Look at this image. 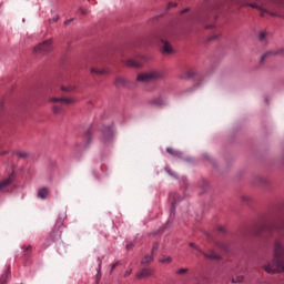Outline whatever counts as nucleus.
Wrapping results in <instances>:
<instances>
[{"label":"nucleus","mask_w":284,"mask_h":284,"mask_svg":"<svg viewBox=\"0 0 284 284\" xmlns=\"http://www.w3.org/2000/svg\"><path fill=\"white\" fill-rule=\"evenodd\" d=\"M155 250H159V244H155V245L153 246V252H154Z\"/></svg>","instance_id":"c9c22d12"},{"label":"nucleus","mask_w":284,"mask_h":284,"mask_svg":"<svg viewBox=\"0 0 284 284\" xmlns=\"http://www.w3.org/2000/svg\"><path fill=\"white\" fill-rule=\"evenodd\" d=\"M14 181V174H10L9 178H7L4 181L0 182V192H3L10 183Z\"/></svg>","instance_id":"39448f33"},{"label":"nucleus","mask_w":284,"mask_h":284,"mask_svg":"<svg viewBox=\"0 0 284 284\" xmlns=\"http://www.w3.org/2000/svg\"><path fill=\"white\" fill-rule=\"evenodd\" d=\"M243 281V276H237L236 278L232 280V283H241Z\"/></svg>","instance_id":"393cba45"},{"label":"nucleus","mask_w":284,"mask_h":284,"mask_svg":"<svg viewBox=\"0 0 284 284\" xmlns=\"http://www.w3.org/2000/svg\"><path fill=\"white\" fill-rule=\"evenodd\" d=\"M162 52L170 54L172 52V44L165 40H162Z\"/></svg>","instance_id":"423d86ee"},{"label":"nucleus","mask_w":284,"mask_h":284,"mask_svg":"<svg viewBox=\"0 0 284 284\" xmlns=\"http://www.w3.org/2000/svg\"><path fill=\"white\" fill-rule=\"evenodd\" d=\"M132 274V270L125 271L124 276H130Z\"/></svg>","instance_id":"f704fd0d"},{"label":"nucleus","mask_w":284,"mask_h":284,"mask_svg":"<svg viewBox=\"0 0 284 284\" xmlns=\"http://www.w3.org/2000/svg\"><path fill=\"white\" fill-rule=\"evenodd\" d=\"M91 72L93 74H105V70H101V69H91Z\"/></svg>","instance_id":"f3484780"},{"label":"nucleus","mask_w":284,"mask_h":284,"mask_svg":"<svg viewBox=\"0 0 284 284\" xmlns=\"http://www.w3.org/2000/svg\"><path fill=\"white\" fill-rule=\"evenodd\" d=\"M52 112H53L54 114H59V112H61V106H60V105H53V106H52Z\"/></svg>","instance_id":"6ab92c4d"},{"label":"nucleus","mask_w":284,"mask_h":284,"mask_svg":"<svg viewBox=\"0 0 284 284\" xmlns=\"http://www.w3.org/2000/svg\"><path fill=\"white\" fill-rule=\"evenodd\" d=\"M17 156H19L20 159H28V153L23 152V151H20V152L17 153Z\"/></svg>","instance_id":"a211bd4d"},{"label":"nucleus","mask_w":284,"mask_h":284,"mask_svg":"<svg viewBox=\"0 0 284 284\" xmlns=\"http://www.w3.org/2000/svg\"><path fill=\"white\" fill-rule=\"evenodd\" d=\"M152 274H154V271L152 268H142V271L135 276L136 278H148L149 276H152Z\"/></svg>","instance_id":"20e7f679"},{"label":"nucleus","mask_w":284,"mask_h":284,"mask_svg":"<svg viewBox=\"0 0 284 284\" xmlns=\"http://www.w3.org/2000/svg\"><path fill=\"white\" fill-rule=\"evenodd\" d=\"M183 12H187V9L183 10L182 13H183Z\"/></svg>","instance_id":"58836bf2"},{"label":"nucleus","mask_w":284,"mask_h":284,"mask_svg":"<svg viewBox=\"0 0 284 284\" xmlns=\"http://www.w3.org/2000/svg\"><path fill=\"white\" fill-rule=\"evenodd\" d=\"M175 212H176V200H174V202H172L170 216H174Z\"/></svg>","instance_id":"2eb2a0df"},{"label":"nucleus","mask_w":284,"mask_h":284,"mask_svg":"<svg viewBox=\"0 0 284 284\" xmlns=\"http://www.w3.org/2000/svg\"><path fill=\"white\" fill-rule=\"evenodd\" d=\"M80 12H82V14H88V10L80 8Z\"/></svg>","instance_id":"72a5a7b5"},{"label":"nucleus","mask_w":284,"mask_h":284,"mask_svg":"<svg viewBox=\"0 0 284 284\" xmlns=\"http://www.w3.org/2000/svg\"><path fill=\"white\" fill-rule=\"evenodd\" d=\"M156 79H163V71H151L138 75V81L142 83H150V81H156Z\"/></svg>","instance_id":"f03ea898"},{"label":"nucleus","mask_w":284,"mask_h":284,"mask_svg":"<svg viewBox=\"0 0 284 284\" xmlns=\"http://www.w3.org/2000/svg\"><path fill=\"white\" fill-rule=\"evenodd\" d=\"M187 272V268H180L176 271V274H185Z\"/></svg>","instance_id":"bb28decb"},{"label":"nucleus","mask_w":284,"mask_h":284,"mask_svg":"<svg viewBox=\"0 0 284 284\" xmlns=\"http://www.w3.org/2000/svg\"><path fill=\"white\" fill-rule=\"evenodd\" d=\"M134 247V243L130 242L126 244V250H132Z\"/></svg>","instance_id":"7c9ffc66"},{"label":"nucleus","mask_w":284,"mask_h":284,"mask_svg":"<svg viewBox=\"0 0 284 284\" xmlns=\"http://www.w3.org/2000/svg\"><path fill=\"white\" fill-rule=\"evenodd\" d=\"M152 261H154V257L152 255H145L142 258L141 263H142V265H146L148 263H152Z\"/></svg>","instance_id":"f8f14e48"},{"label":"nucleus","mask_w":284,"mask_h":284,"mask_svg":"<svg viewBox=\"0 0 284 284\" xmlns=\"http://www.w3.org/2000/svg\"><path fill=\"white\" fill-rule=\"evenodd\" d=\"M169 8H176V2H170Z\"/></svg>","instance_id":"473e14b6"},{"label":"nucleus","mask_w":284,"mask_h":284,"mask_svg":"<svg viewBox=\"0 0 284 284\" xmlns=\"http://www.w3.org/2000/svg\"><path fill=\"white\" fill-rule=\"evenodd\" d=\"M49 101L51 103H61V98H50Z\"/></svg>","instance_id":"4be33fe9"},{"label":"nucleus","mask_w":284,"mask_h":284,"mask_svg":"<svg viewBox=\"0 0 284 284\" xmlns=\"http://www.w3.org/2000/svg\"><path fill=\"white\" fill-rule=\"evenodd\" d=\"M119 263L120 262H115L114 264L111 265L110 274H112L114 272V270H116V267H119Z\"/></svg>","instance_id":"5701e85b"},{"label":"nucleus","mask_w":284,"mask_h":284,"mask_svg":"<svg viewBox=\"0 0 284 284\" xmlns=\"http://www.w3.org/2000/svg\"><path fill=\"white\" fill-rule=\"evenodd\" d=\"M190 247H193V250H197V252H202L199 250V246H196V244L194 243H190Z\"/></svg>","instance_id":"c85d7f7f"},{"label":"nucleus","mask_w":284,"mask_h":284,"mask_svg":"<svg viewBox=\"0 0 284 284\" xmlns=\"http://www.w3.org/2000/svg\"><path fill=\"white\" fill-rule=\"evenodd\" d=\"M242 6H250L251 8H258L256 3H242Z\"/></svg>","instance_id":"cd10ccee"},{"label":"nucleus","mask_w":284,"mask_h":284,"mask_svg":"<svg viewBox=\"0 0 284 284\" xmlns=\"http://www.w3.org/2000/svg\"><path fill=\"white\" fill-rule=\"evenodd\" d=\"M166 152H168L169 154H171V156H178V159H181V156H182L181 151H176V150H174V149H172V148H168V149H166Z\"/></svg>","instance_id":"9d476101"},{"label":"nucleus","mask_w":284,"mask_h":284,"mask_svg":"<svg viewBox=\"0 0 284 284\" xmlns=\"http://www.w3.org/2000/svg\"><path fill=\"white\" fill-rule=\"evenodd\" d=\"M0 284H6V276L2 275V276L0 277Z\"/></svg>","instance_id":"2f4dec72"},{"label":"nucleus","mask_w":284,"mask_h":284,"mask_svg":"<svg viewBox=\"0 0 284 284\" xmlns=\"http://www.w3.org/2000/svg\"><path fill=\"white\" fill-rule=\"evenodd\" d=\"M160 263H172V257L166 256L160 260Z\"/></svg>","instance_id":"aec40b11"},{"label":"nucleus","mask_w":284,"mask_h":284,"mask_svg":"<svg viewBox=\"0 0 284 284\" xmlns=\"http://www.w3.org/2000/svg\"><path fill=\"white\" fill-rule=\"evenodd\" d=\"M219 231H220V232H223V226H220V227H219Z\"/></svg>","instance_id":"4c0bfd02"},{"label":"nucleus","mask_w":284,"mask_h":284,"mask_svg":"<svg viewBox=\"0 0 284 284\" xmlns=\"http://www.w3.org/2000/svg\"><path fill=\"white\" fill-rule=\"evenodd\" d=\"M268 54H272V52L264 53V54L261 57V63H263V61H265V59H267V55H268Z\"/></svg>","instance_id":"a878e982"},{"label":"nucleus","mask_w":284,"mask_h":284,"mask_svg":"<svg viewBox=\"0 0 284 284\" xmlns=\"http://www.w3.org/2000/svg\"><path fill=\"white\" fill-rule=\"evenodd\" d=\"M49 21H50L51 23H57V21H59V14H55V16H53L52 18H50Z\"/></svg>","instance_id":"412c9836"},{"label":"nucleus","mask_w":284,"mask_h":284,"mask_svg":"<svg viewBox=\"0 0 284 284\" xmlns=\"http://www.w3.org/2000/svg\"><path fill=\"white\" fill-rule=\"evenodd\" d=\"M204 256L206 258H214L215 261H219V258H221V256H219L216 253L211 252L210 254H204Z\"/></svg>","instance_id":"4468645a"},{"label":"nucleus","mask_w":284,"mask_h":284,"mask_svg":"<svg viewBox=\"0 0 284 284\" xmlns=\"http://www.w3.org/2000/svg\"><path fill=\"white\" fill-rule=\"evenodd\" d=\"M72 20H65L64 23L68 26Z\"/></svg>","instance_id":"e433bc0d"},{"label":"nucleus","mask_w":284,"mask_h":284,"mask_svg":"<svg viewBox=\"0 0 284 284\" xmlns=\"http://www.w3.org/2000/svg\"><path fill=\"white\" fill-rule=\"evenodd\" d=\"M154 104L161 106V105H165L166 102L165 100H159V101H155Z\"/></svg>","instance_id":"b1692460"},{"label":"nucleus","mask_w":284,"mask_h":284,"mask_svg":"<svg viewBox=\"0 0 284 284\" xmlns=\"http://www.w3.org/2000/svg\"><path fill=\"white\" fill-rule=\"evenodd\" d=\"M258 39H260V41H263V39H265V32H261L258 34Z\"/></svg>","instance_id":"c756f323"},{"label":"nucleus","mask_w":284,"mask_h":284,"mask_svg":"<svg viewBox=\"0 0 284 284\" xmlns=\"http://www.w3.org/2000/svg\"><path fill=\"white\" fill-rule=\"evenodd\" d=\"M48 194H50V191L48 190V187H42L38 191L39 199H48Z\"/></svg>","instance_id":"6e6552de"},{"label":"nucleus","mask_w":284,"mask_h":284,"mask_svg":"<svg viewBox=\"0 0 284 284\" xmlns=\"http://www.w3.org/2000/svg\"><path fill=\"white\" fill-rule=\"evenodd\" d=\"M51 50L52 39L45 40L34 48V52H38L39 54H48Z\"/></svg>","instance_id":"7ed1b4c3"},{"label":"nucleus","mask_w":284,"mask_h":284,"mask_svg":"<svg viewBox=\"0 0 284 284\" xmlns=\"http://www.w3.org/2000/svg\"><path fill=\"white\" fill-rule=\"evenodd\" d=\"M74 90H77L75 85H68V87H62L61 88L62 92H74Z\"/></svg>","instance_id":"ddd939ff"},{"label":"nucleus","mask_w":284,"mask_h":284,"mask_svg":"<svg viewBox=\"0 0 284 284\" xmlns=\"http://www.w3.org/2000/svg\"><path fill=\"white\" fill-rule=\"evenodd\" d=\"M102 134L105 136V139H112V136H114V130H112L110 126H106L102 130Z\"/></svg>","instance_id":"0eeeda50"},{"label":"nucleus","mask_w":284,"mask_h":284,"mask_svg":"<svg viewBox=\"0 0 284 284\" xmlns=\"http://www.w3.org/2000/svg\"><path fill=\"white\" fill-rule=\"evenodd\" d=\"M125 64L128 68H141V63L136 62V60H126Z\"/></svg>","instance_id":"9b49d317"},{"label":"nucleus","mask_w":284,"mask_h":284,"mask_svg":"<svg viewBox=\"0 0 284 284\" xmlns=\"http://www.w3.org/2000/svg\"><path fill=\"white\" fill-rule=\"evenodd\" d=\"M281 256H284V247L277 242L275 243L273 262L264 266L267 274L284 272V260H282Z\"/></svg>","instance_id":"f257e3e1"},{"label":"nucleus","mask_w":284,"mask_h":284,"mask_svg":"<svg viewBox=\"0 0 284 284\" xmlns=\"http://www.w3.org/2000/svg\"><path fill=\"white\" fill-rule=\"evenodd\" d=\"M60 103H64V105H72L77 103V99L74 98H61Z\"/></svg>","instance_id":"1a4fd4ad"},{"label":"nucleus","mask_w":284,"mask_h":284,"mask_svg":"<svg viewBox=\"0 0 284 284\" xmlns=\"http://www.w3.org/2000/svg\"><path fill=\"white\" fill-rule=\"evenodd\" d=\"M101 265H102L101 257H98V268H97V272H98V276L99 277L101 276Z\"/></svg>","instance_id":"dca6fc26"}]
</instances>
